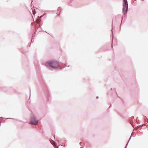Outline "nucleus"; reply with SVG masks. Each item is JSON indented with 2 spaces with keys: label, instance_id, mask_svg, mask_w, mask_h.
Returning <instances> with one entry per match:
<instances>
[{
  "label": "nucleus",
  "instance_id": "obj_15",
  "mask_svg": "<svg viewBox=\"0 0 148 148\" xmlns=\"http://www.w3.org/2000/svg\"><path fill=\"white\" fill-rule=\"evenodd\" d=\"M112 27H113V25H112Z\"/></svg>",
  "mask_w": 148,
  "mask_h": 148
},
{
  "label": "nucleus",
  "instance_id": "obj_16",
  "mask_svg": "<svg viewBox=\"0 0 148 148\" xmlns=\"http://www.w3.org/2000/svg\"><path fill=\"white\" fill-rule=\"evenodd\" d=\"M147 123H148V119H147Z\"/></svg>",
  "mask_w": 148,
  "mask_h": 148
},
{
  "label": "nucleus",
  "instance_id": "obj_3",
  "mask_svg": "<svg viewBox=\"0 0 148 148\" xmlns=\"http://www.w3.org/2000/svg\"><path fill=\"white\" fill-rule=\"evenodd\" d=\"M128 4L127 0H123V12L125 14L128 10Z\"/></svg>",
  "mask_w": 148,
  "mask_h": 148
},
{
  "label": "nucleus",
  "instance_id": "obj_6",
  "mask_svg": "<svg viewBox=\"0 0 148 148\" xmlns=\"http://www.w3.org/2000/svg\"><path fill=\"white\" fill-rule=\"evenodd\" d=\"M41 21V19H39L38 20L37 23L39 24Z\"/></svg>",
  "mask_w": 148,
  "mask_h": 148
},
{
  "label": "nucleus",
  "instance_id": "obj_12",
  "mask_svg": "<svg viewBox=\"0 0 148 148\" xmlns=\"http://www.w3.org/2000/svg\"><path fill=\"white\" fill-rule=\"evenodd\" d=\"M121 17V18H122L121 22V23L122 22V20H123V16H122Z\"/></svg>",
  "mask_w": 148,
  "mask_h": 148
},
{
  "label": "nucleus",
  "instance_id": "obj_14",
  "mask_svg": "<svg viewBox=\"0 0 148 148\" xmlns=\"http://www.w3.org/2000/svg\"><path fill=\"white\" fill-rule=\"evenodd\" d=\"M10 119V118H7L6 119Z\"/></svg>",
  "mask_w": 148,
  "mask_h": 148
},
{
  "label": "nucleus",
  "instance_id": "obj_11",
  "mask_svg": "<svg viewBox=\"0 0 148 148\" xmlns=\"http://www.w3.org/2000/svg\"><path fill=\"white\" fill-rule=\"evenodd\" d=\"M82 142H80V143H79V144L80 145H81V146H82Z\"/></svg>",
  "mask_w": 148,
  "mask_h": 148
},
{
  "label": "nucleus",
  "instance_id": "obj_7",
  "mask_svg": "<svg viewBox=\"0 0 148 148\" xmlns=\"http://www.w3.org/2000/svg\"><path fill=\"white\" fill-rule=\"evenodd\" d=\"M3 118L2 117H0V125H1V122Z\"/></svg>",
  "mask_w": 148,
  "mask_h": 148
},
{
  "label": "nucleus",
  "instance_id": "obj_18",
  "mask_svg": "<svg viewBox=\"0 0 148 148\" xmlns=\"http://www.w3.org/2000/svg\"><path fill=\"white\" fill-rule=\"evenodd\" d=\"M80 148H82V147H81Z\"/></svg>",
  "mask_w": 148,
  "mask_h": 148
},
{
  "label": "nucleus",
  "instance_id": "obj_2",
  "mask_svg": "<svg viewBox=\"0 0 148 148\" xmlns=\"http://www.w3.org/2000/svg\"><path fill=\"white\" fill-rule=\"evenodd\" d=\"M39 121L36 116L33 114H31L30 117V123L32 125H36L38 124Z\"/></svg>",
  "mask_w": 148,
  "mask_h": 148
},
{
  "label": "nucleus",
  "instance_id": "obj_9",
  "mask_svg": "<svg viewBox=\"0 0 148 148\" xmlns=\"http://www.w3.org/2000/svg\"><path fill=\"white\" fill-rule=\"evenodd\" d=\"M145 125H145V124H142V125H139V126H145Z\"/></svg>",
  "mask_w": 148,
  "mask_h": 148
},
{
  "label": "nucleus",
  "instance_id": "obj_5",
  "mask_svg": "<svg viewBox=\"0 0 148 148\" xmlns=\"http://www.w3.org/2000/svg\"><path fill=\"white\" fill-rule=\"evenodd\" d=\"M132 134H131V136H130V138H129V140L127 142V144H126V146H125V148H126V147H127V145H128V143H129V142L130 140L131 139V137H132Z\"/></svg>",
  "mask_w": 148,
  "mask_h": 148
},
{
  "label": "nucleus",
  "instance_id": "obj_19",
  "mask_svg": "<svg viewBox=\"0 0 148 148\" xmlns=\"http://www.w3.org/2000/svg\"><path fill=\"white\" fill-rule=\"evenodd\" d=\"M124 148H125V147Z\"/></svg>",
  "mask_w": 148,
  "mask_h": 148
},
{
  "label": "nucleus",
  "instance_id": "obj_10",
  "mask_svg": "<svg viewBox=\"0 0 148 148\" xmlns=\"http://www.w3.org/2000/svg\"><path fill=\"white\" fill-rule=\"evenodd\" d=\"M43 16V15H41V16H38V17L41 18V17H42Z\"/></svg>",
  "mask_w": 148,
  "mask_h": 148
},
{
  "label": "nucleus",
  "instance_id": "obj_4",
  "mask_svg": "<svg viewBox=\"0 0 148 148\" xmlns=\"http://www.w3.org/2000/svg\"><path fill=\"white\" fill-rule=\"evenodd\" d=\"M50 141L51 143L53 145H55L56 144V143L53 140H50Z\"/></svg>",
  "mask_w": 148,
  "mask_h": 148
},
{
  "label": "nucleus",
  "instance_id": "obj_8",
  "mask_svg": "<svg viewBox=\"0 0 148 148\" xmlns=\"http://www.w3.org/2000/svg\"><path fill=\"white\" fill-rule=\"evenodd\" d=\"M35 13H36L35 9H34V10H33V14L34 15Z\"/></svg>",
  "mask_w": 148,
  "mask_h": 148
},
{
  "label": "nucleus",
  "instance_id": "obj_17",
  "mask_svg": "<svg viewBox=\"0 0 148 148\" xmlns=\"http://www.w3.org/2000/svg\"><path fill=\"white\" fill-rule=\"evenodd\" d=\"M57 141H58V142L59 141V140H57Z\"/></svg>",
  "mask_w": 148,
  "mask_h": 148
},
{
  "label": "nucleus",
  "instance_id": "obj_1",
  "mask_svg": "<svg viewBox=\"0 0 148 148\" xmlns=\"http://www.w3.org/2000/svg\"><path fill=\"white\" fill-rule=\"evenodd\" d=\"M47 67L50 69L51 68L53 69H57L60 66L58 62L55 60H49L47 61L46 64Z\"/></svg>",
  "mask_w": 148,
  "mask_h": 148
},
{
  "label": "nucleus",
  "instance_id": "obj_13",
  "mask_svg": "<svg viewBox=\"0 0 148 148\" xmlns=\"http://www.w3.org/2000/svg\"><path fill=\"white\" fill-rule=\"evenodd\" d=\"M31 42H33L32 39V40H31Z\"/></svg>",
  "mask_w": 148,
  "mask_h": 148
}]
</instances>
